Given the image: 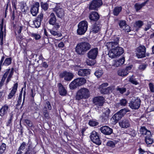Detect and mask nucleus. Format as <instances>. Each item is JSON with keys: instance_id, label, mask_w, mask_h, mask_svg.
Segmentation results:
<instances>
[{"instance_id": "36", "label": "nucleus", "mask_w": 154, "mask_h": 154, "mask_svg": "<svg viewBox=\"0 0 154 154\" xmlns=\"http://www.w3.org/2000/svg\"><path fill=\"white\" fill-rule=\"evenodd\" d=\"M128 73L127 71L125 69H122L118 70V75L120 76H126Z\"/></svg>"}, {"instance_id": "39", "label": "nucleus", "mask_w": 154, "mask_h": 154, "mask_svg": "<svg viewBox=\"0 0 154 154\" xmlns=\"http://www.w3.org/2000/svg\"><path fill=\"white\" fill-rule=\"evenodd\" d=\"M12 59L11 58H8L6 59L4 62L2 64V65L5 66H8L11 63Z\"/></svg>"}, {"instance_id": "32", "label": "nucleus", "mask_w": 154, "mask_h": 154, "mask_svg": "<svg viewBox=\"0 0 154 154\" xmlns=\"http://www.w3.org/2000/svg\"><path fill=\"white\" fill-rule=\"evenodd\" d=\"M23 88H22V89L20 91V95H19L18 100L17 101V104L16 105V108L18 109H21L22 108V106H23V103L22 106L20 107H19V106L20 105L21 102L22 91H23Z\"/></svg>"}, {"instance_id": "8", "label": "nucleus", "mask_w": 154, "mask_h": 154, "mask_svg": "<svg viewBox=\"0 0 154 154\" xmlns=\"http://www.w3.org/2000/svg\"><path fill=\"white\" fill-rule=\"evenodd\" d=\"M146 48L144 45H141L139 46L136 50V55L138 58H141L146 56Z\"/></svg>"}, {"instance_id": "23", "label": "nucleus", "mask_w": 154, "mask_h": 154, "mask_svg": "<svg viewBox=\"0 0 154 154\" xmlns=\"http://www.w3.org/2000/svg\"><path fill=\"white\" fill-rule=\"evenodd\" d=\"M18 87L17 83H16L14 84L12 87V89L10 93L9 94L8 96V99H10L15 94L17 91Z\"/></svg>"}, {"instance_id": "40", "label": "nucleus", "mask_w": 154, "mask_h": 154, "mask_svg": "<svg viewBox=\"0 0 154 154\" xmlns=\"http://www.w3.org/2000/svg\"><path fill=\"white\" fill-rule=\"evenodd\" d=\"M127 102L125 99H122L120 100L119 103H117L116 105L119 107V105L125 106L127 104Z\"/></svg>"}, {"instance_id": "18", "label": "nucleus", "mask_w": 154, "mask_h": 154, "mask_svg": "<svg viewBox=\"0 0 154 154\" xmlns=\"http://www.w3.org/2000/svg\"><path fill=\"white\" fill-rule=\"evenodd\" d=\"M3 19L2 20L1 22V24H0V44L1 45H2L3 43V37L4 35L5 36V28L3 29Z\"/></svg>"}, {"instance_id": "24", "label": "nucleus", "mask_w": 154, "mask_h": 154, "mask_svg": "<svg viewBox=\"0 0 154 154\" xmlns=\"http://www.w3.org/2000/svg\"><path fill=\"white\" fill-rule=\"evenodd\" d=\"M8 106L5 104L2 106L0 109V116H3L5 115L8 110Z\"/></svg>"}, {"instance_id": "29", "label": "nucleus", "mask_w": 154, "mask_h": 154, "mask_svg": "<svg viewBox=\"0 0 154 154\" xmlns=\"http://www.w3.org/2000/svg\"><path fill=\"white\" fill-rule=\"evenodd\" d=\"M140 133L141 134L145 135L146 136H150L151 132L147 130L145 127H141L140 129Z\"/></svg>"}, {"instance_id": "57", "label": "nucleus", "mask_w": 154, "mask_h": 154, "mask_svg": "<svg viewBox=\"0 0 154 154\" xmlns=\"http://www.w3.org/2000/svg\"><path fill=\"white\" fill-rule=\"evenodd\" d=\"M49 31L51 34L54 36L57 35H58V33L57 32L53 30L52 29H49Z\"/></svg>"}, {"instance_id": "54", "label": "nucleus", "mask_w": 154, "mask_h": 154, "mask_svg": "<svg viewBox=\"0 0 154 154\" xmlns=\"http://www.w3.org/2000/svg\"><path fill=\"white\" fill-rule=\"evenodd\" d=\"M146 67V64H141L139 66V69L140 70H143L145 69Z\"/></svg>"}, {"instance_id": "14", "label": "nucleus", "mask_w": 154, "mask_h": 154, "mask_svg": "<svg viewBox=\"0 0 154 154\" xmlns=\"http://www.w3.org/2000/svg\"><path fill=\"white\" fill-rule=\"evenodd\" d=\"M104 99L103 97L101 96L95 97L93 99V102L97 107L101 106L104 103Z\"/></svg>"}, {"instance_id": "34", "label": "nucleus", "mask_w": 154, "mask_h": 154, "mask_svg": "<svg viewBox=\"0 0 154 154\" xmlns=\"http://www.w3.org/2000/svg\"><path fill=\"white\" fill-rule=\"evenodd\" d=\"M152 135L150 136L147 135L145 137V141L147 144H152L153 142L152 139L151 138Z\"/></svg>"}, {"instance_id": "45", "label": "nucleus", "mask_w": 154, "mask_h": 154, "mask_svg": "<svg viewBox=\"0 0 154 154\" xmlns=\"http://www.w3.org/2000/svg\"><path fill=\"white\" fill-rule=\"evenodd\" d=\"M117 91H118L121 94H123L126 91V88H119L118 87L116 88Z\"/></svg>"}, {"instance_id": "41", "label": "nucleus", "mask_w": 154, "mask_h": 154, "mask_svg": "<svg viewBox=\"0 0 154 154\" xmlns=\"http://www.w3.org/2000/svg\"><path fill=\"white\" fill-rule=\"evenodd\" d=\"M41 6L42 8L45 11H46L48 8V5L46 2H41Z\"/></svg>"}, {"instance_id": "61", "label": "nucleus", "mask_w": 154, "mask_h": 154, "mask_svg": "<svg viewBox=\"0 0 154 154\" xmlns=\"http://www.w3.org/2000/svg\"><path fill=\"white\" fill-rule=\"evenodd\" d=\"M13 70H14V69L13 68H12L11 69V70H10L9 72V74L8 75V77L9 78H11L13 75Z\"/></svg>"}, {"instance_id": "31", "label": "nucleus", "mask_w": 154, "mask_h": 154, "mask_svg": "<svg viewBox=\"0 0 154 154\" xmlns=\"http://www.w3.org/2000/svg\"><path fill=\"white\" fill-rule=\"evenodd\" d=\"M149 1V0H147L140 4L136 3L135 5V8L136 11H138L140 10Z\"/></svg>"}, {"instance_id": "19", "label": "nucleus", "mask_w": 154, "mask_h": 154, "mask_svg": "<svg viewBox=\"0 0 154 154\" xmlns=\"http://www.w3.org/2000/svg\"><path fill=\"white\" fill-rule=\"evenodd\" d=\"M91 73V70L88 69H80L78 72V75L80 76H87Z\"/></svg>"}, {"instance_id": "64", "label": "nucleus", "mask_w": 154, "mask_h": 154, "mask_svg": "<svg viewBox=\"0 0 154 154\" xmlns=\"http://www.w3.org/2000/svg\"><path fill=\"white\" fill-rule=\"evenodd\" d=\"M151 24L148 23L146 27H145V29H144V30L145 31H146L148 29H149L151 28Z\"/></svg>"}, {"instance_id": "7", "label": "nucleus", "mask_w": 154, "mask_h": 154, "mask_svg": "<svg viewBox=\"0 0 154 154\" xmlns=\"http://www.w3.org/2000/svg\"><path fill=\"white\" fill-rule=\"evenodd\" d=\"M102 4V2L101 0H94L89 4V8L90 10H97Z\"/></svg>"}, {"instance_id": "44", "label": "nucleus", "mask_w": 154, "mask_h": 154, "mask_svg": "<svg viewBox=\"0 0 154 154\" xmlns=\"http://www.w3.org/2000/svg\"><path fill=\"white\" fill-rule=\"evenodd\" d=\"M126 25V21H125L122 20L120 21L119 25L121 29H124V28H125Z\"/></svg>"}, {"instance_id": "25", "label": "nucleus", "mask_w": 154, "mask_h": 154, "mask_svg": "<svg viewBox=\"0 0 154 154\" xmlns=\"http://www.w3.org/2000/svg\"><path fill=\"white\" fill-rule=\"evenodd\" d=\"M27 148H28V149L26 152L29 149V152H30V153H32V152L33 151V149L31 145H29L28 146V145H21L19 150H20V151H21V150H23L24 149L26 150Z\"/></svg>"}, {"instance_id": "60", "label": "nucleus", "mask_w": 154, "mask_h": 154, "mask_svg": "<svg viewBox=\"0 0 154 154\" xmlns=\"http://www.w3.org/2000/svg\"><path fill=\"white\" fill-rule=\"evenodd\" d=\"M10 119L8 120V122L7 124V126H8L9 125V124L11 123V120L12 119V114H10Z\"/></svg>"}, {"instance_id": "12", "label": "nucleus", "mask_w": 154, "mask_h": 154, "mask_svg": "<svg viewBox=\"0 0 154 154\" xmlns=\"http://www.w3.org/2000/svg\"><path fill=\"white\" fill-rule=\"evenodd\" d=\"M98 53L97 48H95L90 50L87 53L88 57L90 59H95L97 57Z\"/></svg>"}, {"instance_id": "4", "label": "nucleus", "mask_w": 154, "mask_h": 154, "mask_svg": "<svg viewBox=\"0 0 154 154\" xmlns=\"http://www.w3.org/2000/svg\"><path fill=\"white\" fill-rule=\"evenodd\" d=\"M78 26V29L77 30L78 34L79 35L84 34L87 30L88 22L85 20L79 22Z\"/></svg>"}, {"instance_id": "26", "label": "nucleus", "mask_w": 154, "mask_h": 154, "mask_svg": "<svg viewBox=\"0 0 154 154\" xmlns=\"http://www.w3.org/2000/svg\"><path fill=\"white\" fill-rule=\"evenodd\" d=\"M114 87L113 86H111L106 88H104L101 89V92L104 94H107L108 93L111 92L112 90L114 89Z\"/></svg>"}, {"instance_id": "10", "label": "nucleus", "mask_w": 154, "mask_h": 154, "mask_svg": "<svg viewBox=\"0 0 154 154\" xmlns=\"http://www.w3.org/2000/svg\"><path fill=\"white\" fill-rule=\"evenodd\" d=\"M57 16L59 18H62L64 15L63 9L60 6L57 5L53 9Z\"/></svg>"}, {"instance_id": "16", "label": "nucleus", "mask_w": 154, "mask_h": 154, "mask_svg": "<svg viewBox=\"0 0 154 154\" xmlns=\"http://www.w3.org/2000/svg\"><path fill=\"white\" fill-rule=\"evenodd\" d=\"M39 4L38 2H36L30 8V12L31 14L34 16H35L38 12Z\"/></svg>"}, {"instance_id": "59", "label": "nucleus", "mask_w": 154, "mask_h": 154, "mask_svg": "<svg viewBox=\"0 0 154 154\" xmlns=\"http://www.w3.org/2000/svg\"><path fill=\"white\" fill-rule=\"evenodd\" d=\"M46 105L49 110H51L52 109V107L49 101H47L46 102Z\"/></svg>"}, {"instance_id": "11", "label": "nucleus", "mask_w": 154, "mask_h": 154, "mask_svg": "<svg viewBox=\"0 0 154 154\" xmlns=\"http://www.w3.org/2000/svg\"><path fill=\"white\" fill-rule=\"evenodd\" d=\"M50 18L49 21L50 24L54 25V27L56 29H58L60 27L59 23L56 22V19L54 14L52 13L50 16Z\"/></svg>"}, {"instance_id": "55", "label": "nucleus", "mask_w": 154, "mask_h": 154, "mask_svg": "<svg viewBox=\"0 0 154 154\" xmlns=\"http://www.w3.org/2000/svg\"><path fill=\"white\" fill-rule=\"evenodd\" d=\"M123 29L125 30V32H129L131 30L130 26L127 25L125 26V28H124V29Z\"/></svg>"}, {"instance_id": "22", "label": "nucleus", "mask_w": 154, "mask_h": 154, "mask_svg": "<svg viewBox=\"0 0 154 154\" xmlns=\"http://www.w3.org/2000/svg\"><path fill=\"white\" fill-rule=\"evenodd\" d=\"M100 18L98 14L95 11H92L89 15V18L91 20L94 21H97Z\"/></svg>"}, {"instance_id": "53", "label": "nucleus", "mask_w": 154, "mask_h": 154, "mask_svg": "<svg viewBox=\"0 0 154 154\" xmlns=\"http://www.w3.org/2000/svg\"><path fill=\"white\" fill-rule=\"evenodd\" d=\"M32 36L34 37L36 40H38L41 38V36L40 35L35 33H32Z\"/></svg>"}, {"instance_id": "50", "label": "nucleus", "mask_w": 154, "mask_h": 154, "mask_svg": "<svg viewBox=\"0 0 154 154\" xmlns=\"http://www.w3.org/2000/svg\"><path fill=\"white\" fill-rule=\"evenodd\" d=\"M118 140H109L107 143L106 144H116L117 143Z\"/></svg>"}, {"instance_id": "52", "label": "nucleus", "mask_w": 154, "mask_h": 154, "mask_svg": "<svg viewBox=\"0 0 154 154\" xmlns=\"http://www.w3.org/2000/svg\"><path fill=\"white\" fill-rule=\"evenodd\" d=\"M6 149V145H1L0 147V154H2Z\"/></svg>"}, {"instance_id": "1", "label": "nucleus", "mask_w": 154, "mask_h": 154, "mask_svg": "<svg viewBox=\"0 0 154 154\" xmlns=\"http://www.w3.org/2000/svg\"><path fill=\"white\" fill-rule=\"evenodd\" d=\"M120 38L115 36L112 38L111 42H107L106 46L109 49L108 54L109 56L112 58H114L121 55L123 53V48L119 46Z\"/></svg>"}, {"instance_id": "21", "label": "nucleus", "mask_w": 154, "mask_h": 154, "mask_svg": "<svg viewBox=\"0 0 154 154\" xmlns=\"http://www.w3.org/2000/svg\"><path fill=\"white\" fill-rule=\"evenodd\" d=\"M101 132L105 135H109L112 132V130L107 126H103L100 128Z\"/></svg>"}, {"instance_id": "2", "label": "nucleus", "mask_w": 154, "mask_h": 154, "mask_svg": "<svg viewBox=\"0 0 154 154\" xmlns=\"http://www.w3.org/2000/svg\"><path fill=\"white\" fill-rule=\"evenodd\" d=\"M91 48L90 44L87 42H82L78 44L75 50L76 52L80 55H84Z\"/></svg>"}, {"instance_id": "27", "label": "nucleus", "mask_w": 154, "mask_h": 154, "mask_svg": "<svg viewBox=\"0 0 154 154\" xmlns=\"http://www.w3.org/2000/svg\"><path fill=\"white\" fill-rule=\"evenodd\" d=\"M58 87L60 94L61 95H65L66 94L67 92L63 85L60 83L58 84Z\"/></svg>"}, {"instance_id": "28", "label": "nucleus", "mask_w": 154, "mask_h": 154, "mask_svg": "<svg viewBox=\"0 0 154 154\" xmlns=\"http://www.w3.org/2000/svg\"><path fill=\"white\" fill-rule=\"evenodd\" d=\"M100 29V25L95 24L92 26L90 30V32L93 33H97L98 32Z\"/></svg>"}, {"instance_id": "6", "label": "nucleus", "mask_w": 154, "mask_h": 154, "mask_svg": "<svg viewBox=\"0 0 154 154\" xmlns=\"http://www.w3.org/2000/svg\"><path fill=\"white\" fill-rule=\"evenodd\" d=\"M141 100L140 99L137 97L135 99L132 100L129 103V106L130 108L133 109H138L140 106Z\"/></svg>"}, {"instance_id": "35", "label": "nucleus", "mask_w": 154, "mask_h": 154, "mask_svg": "<svg viewBox=\"0 0 154 154\" xmlns=\"http://www.w3.org/2000/svg\"><path fill=\"white\" fill-rule=\"evenodd\" d=\"M129 82L135 85L139 84V82L136 79L134 78V75H133L130 77L129 80Z\"/></svg>"}, {"instance_id": "20", "label": "nucleus", "mask_w": 154, "mask_h": 154, "mask_svg": "<svg viewBox=\"0 0 154 154\" xmlns=\"http://www.w3.org/2000/svg\"><path fill=\"white\" fill-rule=\"evenodd\" d=\"M119 125L122 128H126L130 126V124L129 119H124L119 122Z\"/></svg>"}, {"instance_id": "46", "label": "nucleus", "mask_w": 154, "mask_h": 154, "mask_svg": "<svg viewBox=\"0 0 154 154\" xmlns=\"http://www.w3.org/2000/svg\"><path fill=\"white\" fill-rule=\"evenodd\" d=\"M98 124V122L94 120H91L89 122V124L91 126H94L97 125Z\"/></svg>"}, {"instance_id": "58", "label": "nucleus", "mask_w": 154, "mask_h": 154, "mask_svg": "<svg viewBox=\"0 0 154 154\" xmlns=\"http://www.w3.org/2000/svg\"><path fill=\"white\" fill-rule=\"evenodd\" d=\"M10 71V69H7L6 72L5 73L4 75H3V77L4 78H6L7 77V76L8 74L9 73V72Z\"/></svg>"}, {"instance_id": "33", "label": "nucleus", "mask_w": 154, "mask_h": 154, "mask_svg": "<svg viewBox=\"0 0 154 154\" xmlns=\"http://www.w3.org/2000/svg\"><path fill=\"white\" fill-rule=\"evenodd\" d=\"M122 7H116L114 8L113 10V14L115 16H117L122 11Z\"/></svg>"}, {"instance_id": "62", "label": "nucleus", "mask_w": 154, "mask_h": 154, "mask_svg": "<svg viewBox=\"0 0 154 154\" xmlns=\"http://www.w3.org/2000/svg\"><path fill=\"white\" fill-rule=\"evenodd\" d=\"M136 134V132L135 131L132 130L129 133V134L132 137H134Z\"/></svg>"}, {"instance_id": "56", "label": "nucleus", "mask_w": 154, "mask_h": 154, "mask_svg": "<svg viewBox=\"0 0 154 154\" xmlns=\"http://www.w3.org/2000/svg\"><path fill=\"white\" fill-rule=\"evenodd\" d=\"M108 85V84L107 83H104L101 85L100 86V88L102 89H103L105 88L106 87H107Z\"/></svg>"}, {"instance_id": "17", "label": "nucleus", "mask_w": 154, "mask_h": 154, "mask_svg": "<svg viewBox=\"0 0 154 154\" xmlns=\"http://www.w3.org/2000/svg\"><path fill=\"white\" fill-rule=\"evenodd\" d=\"M126 109H122L120 111L117 112L114 116L118 121L122 117L128 112Z\"/></svg>"}, {"instance_id": "37", "label": "nucleus", "mask_w": 154, "mask_h": 154, "mask_svg": "<svg viewBox=\"0 0 154 154\" xmlns=\"http://www.w3.org/2000/svg\"><path fill=\"white\" fill-rule=\"evenodd\" d=\"M143 24V23L142 21L138 20L135 22L134 26L136 28V29H137L140 28Z\"/></svg>"}, {"instance_id": "15", "label": "nucleus", "mask_w": 154, "mask_h": 154, "mask_svg": "<svg viewBox=\"0 0 154 154\" xmlns=\"http://www.w3.org/2000/svg\"><path fill=\"white\" fill-rule=\"evenodd\" d=\"M110 112V110L107 108L103 112L102 114L100 117L102 122H106L109 119Z\"/></svg>"}, {"instance_id": "48", "label": "nucleus", "mask_w": 154, "mask_h": 154, "mask_svg": "<svg viewBox=\"0 0 154 154\" xmlns=\"http://www.w3.org/2000/svg\"><path fill=\"white\" fill-rule=\"evenodd\" d=\"M110 121L112 124L113 125L116 124L118 122L117 119L115 118L113 115L110 119Z\"/></svg>"}, {"instance_id": "51", "label": "nucleus", "mask_w": 154, "mask_h": 154, "mask_svg": "<svg viewBox=\"0 0 154 154\" xmlns=\"http://www.w3.org/2000/svg\"><path fill=\"white\" fill-rule=\"evenodd\" d=\"M149 86L150 91L152 92H154V85L152 83H149Z\"/></svg>"}, {"instance_id": "49", "label": "nucleus", "mask_w": 154, "mask_h": 154, "mask_svg": "<svg viewBox=\"0 0 154 154\" xmlns=\"http://www.w3.org/2000/svg\"><path fill=\"white\" fill-rule=\"evenodd\" d=\"M24 123H25L26 125L29 127H31L32 126V122L28 119H25L24 120Z\"/></svg>"}, {"instance_id": "13", "label": "nucleus", "mask_w": 154, "mask_h": 154, "mask_svg": "<svg viewBox=\"0 0 154 154\" xmlns=\"http://www.w3.org/2000/svg\"><path fill=\"white\" fill-rule=\"evenodd\" d=\"M59 76L60 78H64V80L67 81H70L73 77V75L72 73L66 71L61 73Z\"/></svg>"}, {"instance_id": "43", "label": "nucleus", "mask_w": 154, "mask_h": 154, "mask_svg": "<svg viewBox=\"0 0 154 154\" xmlns=\"http://www.w3.org/2000/svg\"><path fill=\"white\" fill-rule=\"evenodd\" d=\"M43 114L44 117L47 119H48L49 118V116L48 113L47 109V108L45 107L43 109Z\"/></svg>"}, {"instance_id": "9", "label": "nucleus", "mask_w": 154, "mask_h": 154, "mask_svg": "<svg viewBox=\"0 0 154 154\" xmlns=\"http://www.w3.org/2000/svg\"><path fill=\"white\" fill-rule=\"evenodd\" d=\"M90 138L92 141L96 144H101V142L97 133L95 131H93L91 134Z\"/></svg>"}, {"instance_id": "5", "label": "nucleus", "mask_w": 154, "mask_h": 154, "mask_svg": "<svg viewBox=\"0 0 154 154\" xmlns=\"http://www.w3.org/2000/svg\"><path fill=\"white\" fill-rule=\"evenodd\" d=\"M86 80L83 78H79L74 80L69 85L70 89H73L85 83Z\"/></svg>"}, {"instance_id": "42", "label": "nucleus", "mask_w": 154, "mask_h": 154, "mask_svg": "<svg viewBox=\"0 0 154 154\" xmlns=\"http://www.w3.org/2000/svg\"><path fill=\"white\" fill-rule=\"evenodd\" d=\"M103 74V72L101 70H98L96 71L94 73L95 75L97 77H100Z\"/></svg>"}, {"instance_id": "63", "label": "nucleus", "mask_w": 154, "mask_h": 154, "mask_svg": "<svg viewBox=\"0 0 154 154\" xmlns=\"http://www.w3.org/2000/svg\"><path fill=\"white\" fill-rule=\"evenodd\" d=\"M86 63L89 66H92L94 65V62L90 61L89 60H88L86 61Z\"/></svg>"}, {"instance_id": "3", "label": "nucleus", "mask_w": 154, "mask_h": 154, "mask_svg": "<svg viewBox=\"0 0 154 154\" xmlns=\"http://www.w3.org/2000/svg\"><path fill=\"white\" fill-rule=\"evenodd\" d=\"M90 91L85 88H82L80 89L77 92L75 96V99L80 100L82 99H87L90 96Z\"/></svg>"}, {"instance_id": "47", "label": "nucleus", "mask_w": 154, "mask_h": 154, "mask_svg": "<svg viewBox=\"0 0 154 154\" xmlns=\"http://www.w3.org/2000/svg\"><path fill=\"white\" fill-rule=\"evenodd\" d=\"M43 14L42 13H41L38 15L36 20L41 23V21L43 20Z\"/></svg>"}, {"instance_id": "30", "label": "nucleus", "mask_w": 154, "mask_h": 154, "mask_svg": "<svg viewBox=\"0 0 154 154\" xmlns=\"http://www.w3.org/2000/svg\"><path fill=\"white\" fill-rule=\"evenodd\" d=\"M125 61V58L122 57L121 59H119L117 61H116L115 63L112 65L115 67H117L123 64Z\"/></svg>"}, {"instance_id": "38", "label": "nucleus", "mask_w": 154, "mask_h": 154, "mask_svg": "<svg viewBox=\"0 0 154 154\" xmlns=\"http://www.w3.org/2000/svg\"><path fill=\"white\" fill-rule=\"evenodd\" d=\"M41 24V23L35 20L33 22V23L31 24V26L33 28H38L39 27Z\"/></svg>"}]
</instances>
